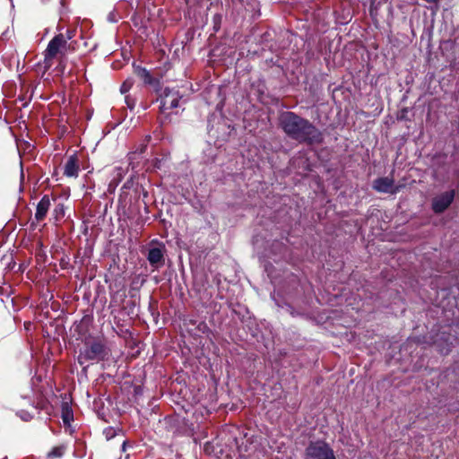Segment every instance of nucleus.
<instances>
[{
	"instance_id": "nucleus-1",
	"label": "nucleus",
	"mask_w": 459,
	"mask_h": 459,
	"mask_svg": "<svg viewBox=\"0 0 459 459\" xmlns=\"http://www.w3.org/2000/svg\"><path fill=\"white\" fill-rule=\"evenodd\" d=\"M279 126L290 139L307 145L323 142L322 132L309 120L292 111H284L279 116Z\"/></svg>"
},
{
	"instance_id": "nucleus-2",
	"label": "nucleus",
	"mask_w": 459,
	"mask_h": 459,
	"mask_svg": "<svg viewBox=\"0 0 459 459\" xmlns=\"http://www.w3.org/2000/svg\"><path fill=\"white\" fill-rule=\"evenodd\" d=\"M110 350L105 342L99 337H87L77 358L78 363L83 365L88 361H103L108 359Z\"/></svg>"
},
{
	"instance_id": "nucleus-3",
	"label": "nucleus",
	"mask_w": 459,
	"mask_h": 459,
	"mask_svg": "<svg viewBox=\"0 0 459 459\" xmlns=\"http://www.w3.org/2000/svg\"><path fill=\"white\" fill-rule=\"evenodd\" d=\"M305 459H336L332 447L325 441L310 442L305 450Z\"/></svg>"
},
{
	"instance_id": "nucleus-4",
	"label": "nucleus",
	"mask_w": 459,
	"mask_h": 459,
	"mask_svg": "<svg viewBox=\"0 0 459 459\" xmlns=\"http://www.w3.org/2000/svg\"><path fill=\"white\" fill-rule=\"evenodd\" d=\"M67 44L65 43V35L62 33L55 36L48 43L45 50V62L52 60L57 55H65Z\"/></svg>"
},
{
	"instance_id": "nucleus-5",
	"label": "nucleus",
	"mask_w": 459,
	"mask_h": 459,
	"mask_svg": "<svg viewBox=\"0 0 459 459\" xmlns=\"http://www.w3.org/2000/svg\"><path fill=\"white\" fill-rule=\"evenodd\" d=\"M180 98L181 96L178 91L165 88L164 91L160 94V112L164 114L169 109L178 108Z\"/></svg>"
},
{
	"instance_id": "nucleus-6",
	"label": "nucleus",
	"mask_w": 459,
	"mask_h": 459,
	"mask_svg": "<svg viewBox=\"0 0 459 459\" xmlns=\"http://www.w3.org/2000/svg\"><path fill=\"white\" fill-rule=\"evenodd\" d=\"M455 196V190L446 191L432 200V210L435 213H442L444 212L453 203Z\"/></svg>"
},
{
	"instance_id": "nucleus-7",
	"label": "nucleus",
	"mask_w": 459,
	"mask_h": 459,
	"mask_svg": "<svg viewBox=\"0 0 459 459\" xmlns=\"http://www.w3.org/2000/svg\"><path fill=\"white\" fill-rule=\"evenodd\" d=\"M372 186L376 191L386 194H396L401 189V186H395L394 179L389 177L375 179Z\"/></svg>"
},
{
	"instance_id": "nucleus-8",
	"label": "nucleus",
	"mask_w": 459,
	"mask_h": 459,
	"mask_svg": "<svg viewBox=\"0 0 459 459\" xmlns=\"http://www.w3.org/2000/svg\"><path fill=\"white\" fill-rule=\"evenodd\" d=\"M164 246L152 247L147 255L150 264L155 269L160 268L164 264Z\"/></svg>"
},
{
	"instance_id": "nucleus-9",
	"label": "nucleus",
	"mask_w": 459,
	"mask_h": 459,
	"mask_svg": "<svg viewBox=\"0 0 459 459\" xmlns=\"http://www.w3.org/2000/svg\"><path fill=\"white\" fill-rule=\"evenodd\" d=\"M134 74L141 78L144 83L150 84L154 87L158 91L160 89V81L152 77L150 72L142 66H134Z\"/></svg>"
},
{
	"instance_id": "nucleus-10",
	"label": "nucleus",
	"mask_w": 459,
	"mask_h": 459,
	"mask_svg": "<svg viewBox=\"0 0 459 459\" xmlns=\"http://www.w3.org/2000/svg\"><path fill=\"white\" fill-rule=\"evenodd\" d=\"M50 207V199L48 195H44L37 204L35 219L38 221H41L45 219L48 211Z\"/></svg>"
},
{
	"instance_id": "nucleus-11",
	"label": "nucleus",
	"mask_w": 459,
	"mask_h": 459,
	"mask_svg": "<svg viewBox=\"0 0 459 459\" xmlns=\"http://www.w3.org/2000/svg\"><path fill=\"white\" fill-rule=\"evenodd\" d=\"M79 172V160L75 155L68 158L65 164L64 175L67 177H77Z\"/></svg>"
},
{
	"instance_id": "nucleus-12",
	"label": "nucleus",
	"mask_w": 459,
	"mask_h": 459,
	"mask_svg": "<svg viewBox=\"0 0 459 459\" xmlns=\"http://www.w3.org/2000/svg\"><path fill=\"white\" fill-rule=\"evenodd\" d=\"M62 419L65 424H69L74 420V413L72 408L68 403H63L62 404Z\"/></svg>"
},
{
	"instance_id": "nucleus-13",
	"label": "nucleus",
	"mask_w": 459,
	"mask_h": 459,
	"mask_svg": "<svg viewBox=\"0 0 459 459\" xmlns=\"http://www.w3.org/2000/svg\"><path fill=\"white\" fill-rule=\"evenodd\" d=\"M65 452V446H58L52 448L51 451L48 452V458H61Z\"/></svg>"
},
{
	"instance_id": "nucleus-14",
	"label": "nucleus",
	"mask_w": 459,
	"mask_h": 459,
	"mask_svg": "<svg viewBox=\"0 0 459 459\" xmlns=\"http://www.w3.org/2000/svg\"><path fill=\"white\" fill-rule=\"evenodd\" d=\"M134 80L131 78L126 79L120 87L121 93H126L133 86Z\"/></svg>"
},
{
	"instance_id": "nucleus-15",
	"label": "nucleus",
	"mask_w": 459,
	"mask_h": 459,
	"mask_svg": "<svg viewBox=\"0 0 459 459\" xmlns=\"http://www.w3.org/2000/svg\"><path fill=\"white\" fill-rule=\"evenodd\" d=\"M104 435L106 436V438L108 440L116 436V430L109 428L104 430Z\"/></svg>"
},
{
	"instance_id": "nucleus-16",
	"label": "nucleus",
	"mask_w": 459,
	"mask_h": 459,
	"mask_svg": "<svg viewBox=\"0 0 459 459\" xmlns=\"http://www.w3.org/2000/svg\"><path fill=\"white\" fill-rule=\"evenodd\" d=\"M19 415L22 418V420H24V421H29L32 418L31 415L29 412L24 411H21L19 412Z\"/></svg>"
},
{
	"instance_id": "nucleus-17",
	"label": "nucleus",
	"mask_w": 459,
	"mask_h": 459,
	"mask_svg": "<svg viewBox=\"0 0 459 459\" xmlns=\"http://www.w3.org/2000/svg\"><path fill=\"white\" fill-rule=\"evenodd\" d=\"M64 35H65L66 44H67V41L70 40L74 37V33L72 30H67L66 34H64Z\"/></svg>"
},
{
	"instance_id": "nucleus-18",
	"label": "nucleus",
	"mask_w": 459,
	"mask_h": 459,
	"mask_svg": "<svg viewBox=\"0 0 459 459\" xmlns=\"http://www.w3.org/2000/svg\"><path fill=\"white\" fill-rule=\"evenodd\" d=\"M126 444H127V442H126V440H125V441H123V444H122V451H126Z\"/></svg>"
},
{
	"instance_id": "nucleus-19",
	"label": "nucleus",
	"mask_w": 459,
	"mask_h": 459,
	"mask_svg": "<svg viewBox=\"0 0 459 459\" xmlns=\"http://www.w3.org/2000/svg\"><path fill=\"white\" fill-rule=\"evenodd\" d=\"M127 105H128V107H129L130 108H133V105H131V101H129V100H128Z\"/></svg>"
},
{
	"instance_id": "nucleus-20",
	"label": "nucleus",
	"mask_w": 459,
	"mask_h": 459,
	"mask_svg": "<svg viewBox=\"0 0 459 459\" xmlns=\"http://www.w3.org/2000/svg\"><path fill=\"white\" fill-rule=\"evenodd\" d=\"M128 100H129V97H128V96H126V103H128Z\"/></svg>"
},
{
	"instance_id": "nucleus-21",
	"label": "nucleus",
	"mask_w": 459,
	"mask_h": 459,
	"mask_svg": "<svg viewBox=\"0 0 459 459\" xmlns=\"http://www.w3.org/2000/svg\"><path fill=\"white\" fill-rule=\"evenodd\" d=\"M55 211L60 212V210H57V208H55Z\"/></svg>"
},
{
	"instance_id": "nucleus-22",
	"label": "nucleus",
	"mask_w": 459,
	"mask_h": 459,
	"mask_svg": "<svg viewBox=\"0 0 459 459\" xmlns=\"http://www.w3.org/2000/svg\"><path fill=\"white\" fill-rule=\"evenodd\" d=\"M55 211L60 212V210H57V208H55Z\"/></svg>"
}]
</instances>
